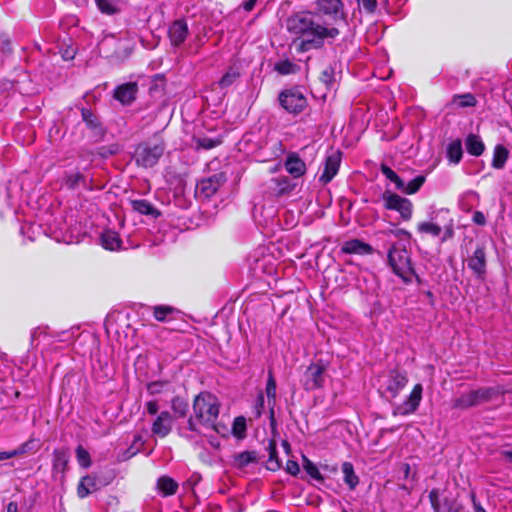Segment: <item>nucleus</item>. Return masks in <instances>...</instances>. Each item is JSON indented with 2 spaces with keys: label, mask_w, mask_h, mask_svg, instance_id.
I'll return each mask as SVG.
<instances>
[{
  "label": "nucleus",
  "mask_w": 512,
  "mask_h": 512,
  "mask_svg": "<svg viewBox=\"0 0 512 512\" xmlns=\"http://www.w3.org/2000/svg\"><path fill=\"white\" fill-rule=\"evenodd\" d=\"M315 12H297L286 20V28L293 36L292 44L299 53L313 49H321L326 39H335L340 31L336 27H328L315 21V15L325 21L338 24L347 23V14L341 0H316Z\"/></svg>",
  "instance_id": "1"
},
{
  "label": "nucleus",
  "mask_w": 512,
  "mask_h": 512,
  "mask_svg": "<svg viewBox=\"0 0 512 512\" xmlns=\"http://www.w3.org/2000/svg\"><path fill=\"white\" fill-rule=\"evenodd\" d=\"M220 406L214 394L200 392L193 400V413L187 420L188 430L203 435L206 431H213L222 437L228 436L229 428L218 421Z\"/></svg>",
  "instance_id": "2"
},
{
  "label": "nucleus",
  "mask_w": 512,
  "mask_h": 512,
  "mask_svg": "<svg viewBox=\"0 0 512 512\" xmlns=\"http://www.w3.org/2000/svg\"><path fill=\"white\" fill-rule=\"evenodd\" d=\"M388 263L394 274L400 277L405 283H411L414 277L418 279V275L411 261L410 252L407 250L405 244L396 242L389 248Z\"/></svg>",
  "instance_id": "3"
},
{
  "label": "nucleus",
  "mask_w": 512,
  "mask_h": 512,
  "mask_svg": "<svg viewBox=\"0 0 512 512\" xmlns=\"http://www.w3.org/2000/svg\"><path fill=\"white\" fill-rule=\"evenodd\" d=\"M499 394V390L495 387H481L463 393L460 397L454 399L453 407L460 410H466L482 403L491 401Z\"/></svg>",
  "instance_id": "4"
},
{
  "label": "nucleus",
  "mask_w": 512,
  "mask_h": 512,
  "mask_svg": "<svg viewBox=\"0 0 512 512\" xmlns=\"http://www.w3.org/2000/svg\"><path fill=\"white\" fill-rule=\"evenodd\" d=\"M165 145L162 141L142 143L135 149L134 157L139 166L153 167L163 155Z\"/></svg>",
  "instance_id": "5"
},
{
  "label": "nucleus",
  "mask_w": 512,
  "mask_h": 512,
  "mask_svg": "<svg viewBox=\"0 0 512 512\" xmlns=\"http://www.w3.org/2000/svg\"><path fill=\"white\" fill-rule=\"evenodd\" d=\"M327 365L322 361L311 363L305 370L302 377V385L306 391L321 389L326 381Z\"/></svg>",
  "instance_id": "6"
},
{
  "label": "nucleus",
  "mask_w": 512,
  "mask_h": 512,
  "mask_svg": "<svg viewBox=\"0 0 512 512\" xmlns=\"http://www.w3.org/2000/svg\"><path fill=\"white\" fill-rule=\"evenodd\" d=\"M384 207L387 210L397 211L403 220H410L412 217V202L396 193L385 192L383 194Z\"/></svg>",
  "instance_id": "7"
},
{
  "label": "nucleus",
  "mask_w": 512,
  "mask_h": 512,
  "mask_svg": "<svg viewBox=\"0 0 512 512\" xmlns=\"http://www.w3.org/2000/svg\"><path fill=\"white\" fill-rule=\"evenodd\" d=\"M280 105L289 113L298 114L307 106L306 97L298 89H288L279 95Z\"/></svg>",
  "instance_id": "8"
},
{
  "label": "nucleus",
  "mask_w": 512,
  "mask_h": 512,
  "mask_svg": "<svg viewBox=\"0 0 512 512\" xmlns=\"http://www.w3.org/2000/svg\"><path fill=\"white\" fill-rule=\"evenodd\" d=\"M341 161L342 153L339 150L331 149L327 152L318 178L322 185H327L337 175Z\"/></svg>",
  "instance_id": "9"
},
{
  "label": "nucleus",
  "mask_w": 512,
  "mask_h": 512,
  "mask_svg": "<svg viewBox=\"0 0 512 512\" xmlns=\"http://www.w3.org/2000/svg\"><path fill=\"white\" fill-rule=\"evenodd\" d=\"M408 383L407 373L403 370L393 369L388 372L383 384V393L389 398H396Z\"/></svg>",
  "instance_id": "10"
},
{
  "label": "nucleus",
  "mask_w": 512,
  "mask_h": 512,
  "mask_svg": "<svg viewBox=\"0 0 512 512\" xmlns=\"http://www.w3.org/2000/svg\"><path fill=\"white\" fill-rule=\"evenodd\" d=\"M423 387L420 383L416 384L409 396L401 403L395 405L392 410L394 416H407L413 414L419 407L422 400Z\"/></svg>",
  "instance_id": "11"
},
{
  "label": "nucleus",
  "mask_w": 512,
  "mask_h": 512,
  "mask_svg": "<svg viewBox=\"0 0 512 512\" xmlns=\"http://www.w3.org/2000/svg\"><path fill=\"white\" fill-rule=\"evenodd\" d=\"M450 216V212L447 209H440L436 213H433L429 221L420 222L417 225V232L420 234H428L433 237H439L442 234V224L439 218H445Z\"/></svg>",
  "instance_id": "12"
},
{
  "label": "nucleus",
  "mask_w": 512,
  "mask_h": 512,
  "mask_svg": "<svg viewBox=\"0 0 512 512\" xmlns=\"http://www.w3.org/2000/svg\"><path fill=\"white\" fill-rule=\"evenodd\" d=\"M297 188V183L287 176H278L270 180L269 189L277 198H287Z\"/></svg>",
  "instance_id": "13"
},
{
  "label": "nucleus",
  "mask_w": 512,
  "mask_h": 512,
  "mask_svg": "<svg viewBox=\"0 0 512 512\" xmlns=\"http://www.w3.org/2000/svg\"><path fill=\"white\" fill-rule=\"evenodd\" d=\"M468 268L479 280H484L487 273V260L484 247L479 246L467 261Z\"/></svg>",
  "instance_id": "14"
},
{
  "label": "nucleus",
  "mask_w": 512,
  "mask_h": 512,
  "mask_svg": "<svg viewBox=\"0 0 512 512\" xmlns=\"http://www.w3.org/2000/svg\"><path fill=\"white\" fill-rule=\"evenodd\" d=\"M102 47L115 48L113 57L117 60H124L132 52V44L129 39H117L115 36L105 37L102 41Z\"/></svg>",
  "instance_id": "15"
},
{
  "label": "nucleus",
  "mask_w": 512,
  "mask_h": 512,
  "mask_svg": "<svg viewBox=\"0 0 512 512\" xmlns=\"http://www.w3.org/2000/svg\"><path fill=\"white\" fill-rule=\"evenodd\" d=\"M225 181L226 178L223 173L214 174L198 182L197 191L205 198H210L219 190Z\"/></svg>",
  "instance_id": "16"
},
{
  "label": "nucleus",
  "mask_w": 512,
  "mask_h": 512,
  "mask_svg": "<svg viewBox=\"0 0 512 512\" xmlns=\"http://www.w3.org/2000/svg\"><path fill=\"white\" fill-rule=\"evenodd\" d=\"M138 92V85L135 82H128L117 86L114 89L113 97L122 105H130Z\"/></svg>",
  "instance_id": "17"
},
{
  "label": "nucleus",
  "mask_w": 512,
  "mask_h": 512,
  "mask_svg": "<svg viewBox=\"0 0 512 512\" xmlns=\"http://www.w3.org/2000/svg\"><path fill=\"white\" fill-rule=\"evenodd\" d=\"M189 30L185 20H175L168 29L169 39L173 46H180L188 36Z\"/></svg>",
  "instance_id": "18"
},
{
  "label": "nucleus",
  "mask_w": 512,
  "mask_h": 512,
  "mask_svg": "<svg viewBox=\"0 0 512 512\" xmlns=\"http://www.w3.org/2000/svg\"><path fill=\"white\" fill-rule=\"evenodd\" d=\"M173 425V417L170 412L162 411L152 423V433L161 438L167 436Z\"/></svg>",
  "instance_id": "19"
},
{
  "label": "nucleus",
  "mask_w": 512,
  "mask_h": 512,
  "mask_svg": "<svg viewBox=\"0 0 512 512\" xmlns=\"http://www.w3.org/2000/svg\"><path fill=\"white\" fill-rule=\"evenodd\" d=\"M284 167L293 178H299L306 172L305 162L296 153H289L287 155Z\"/></svg>",
  "instance_id": "20"
},
{
  "label": "nucleus",
  "mask_w": 512,
  "mask_h": 512,
  "mask_svg": "<svg viewBox=\"0 0 512 512\" xmlns=\"http://www.w3.org/2000/svg\"><path fill=\"white\" fill-rule=\"evenodd\" d=\"M341 252L344 254L369 255L373 252V248L362 240L350 239L343 243Z\"/></svg>",
  "instance_id": "21"
},
{
  "label": "nucleus",
  "mask_w": 512,
  "mask_h": 512,
  "mask_svg": "<svg viewBox=\"0 0 512 512\" xmlns=\"http://www.w3.org/2000/svg\"><path fill=\"white\" fill-rule=\"evenodd\" d=\"M66 334V332H61L51 336L47 327H36L31 333V345L38 347L41 342L49 344L48 339L50 337H54L56 341H64L66 340V338H64Z\"/></svg>",
  "instance_id": "22"
},
{
  "label": "nucleus",
  "mask_w": 512,
  "mask_h": 512,
  "mask_svg": "<svg viewBox=\"0 0 512 512\" xmlns=\"http://www.w3.org/2000/svg\"><path fill=\"white\" fill-rule=\"evenodd\" d=\"M100 241L106 250L117 251L123 248L122 240L118 233L113 230H105L100 236Z\"/></svg>",
  "instance_id": "23"
},
{
  "label": "nucleus",
  "mask_w": 512,
  "mask_h": 512,
  "mask_svg": "<svg viewBox=\"0 0 512 512\" xmlns=\"http://www.w3.org/2000/svg\"><path fill=\"white\" fill-rule=\"evenodd\" d=\"M467 152L473 156H480L485 150V145L479 135L469 134L465 139Z\"/></svg>",
  "instance_id": "24"
},
{
  "label": "nucleus",
  "mask_w": 512,
  "mask_h": 512,
  "mask_svg": "<svg viewBox=\"0 0 512 512\" xmlns=\"http://www.w3.org/2000/svg\"><path fill=\"white\" fill-rule=\"evenodd\" d=\"M463 156L462 142L460 139L451 141L446 148V157L450 164L457 165Z\"/></svg>",
  "instance_id": "25"
},
{
  "label": "nucleus",
  "mask_w": 512,
  "mask_h": 512,
  "mask_svg": "<svg viewBox=\"0 0 512 512\" xmlns=\"http://www.w3.org/2000/svg\"><path fill=\"white\" fill-rule=\"evenodd\" d=\"M132 209L142 215L152 216L157 218L160 216V212L147 200H131Z\"/></svg>",
  "instance_id": "26"
},
{
  "label": "nucleus",
  "mask_w": 512,
  "mask_h": 512,
  "mask_svg": "<svg viewBox=\"0 0 512 512\" xmlns=\"http://www.w3.org/2000/svg\"><path fill=\"white\" fill-rule=\"evenodd\" d=\"M62 185L68 189H75L79 186L86 187V179L79 171L66 172L62 178Z\"/></svg>",
  "instance_id": "27"
},
{
  "label": "nucleus",
  "mask_w": 512,
  "mask_h": 512,
  "mask_svg": "<svg viewBox=\"0 0 512 512\" xmlns=\"http://www.w3.org/2000/svg\"><path fill=\"white\" fill-rule=\"evenodd\" d=\"M343 473V480L350 490H354L359 484V477L354 471V466L351 462H344L341 467Z\"/></svg>",
  "instance_id": "28"
},
{
  "label": "nucleus",
  "mask_w": 512,
  "mask_h": 512,
  "mask_svg": "<svg viewBox=\"0 0 512 512\" xmlns=\"http://www.w3.org/2000/svg\"><path fill=\"white\" fill-rule=\"evenodd\" d=\"M509 156L508 149L502 144H497L493 150L491 165L495 169H503Z\"/></svg>",
  "instance_id": "29"
},
{
  "label": "nucleus",
  "mask_w": 512,
  "mask_h": 512,
  "mask_svg": "<svg viewBox=\"0 0 512 512\" xmlns=\"http://www.w3.org/2000/svg\"><path fill=\"white\" fill-rule=\"evenodd\" d=\"M157 487L163 496H171L177 492L178 483L168 476H162L157 481Z\"/></svg>",
  "instance_id": "30"
},
{
  "label": "nucleus",
  "mask_w": 512,
  "mask_h": 512,
  "mask_svg": "<svg viewBox=\"0 0 512 512\" xmlns=\"http://www.w3.org/2000/svg\"><path fill=\"white\" fill-rule=\"evenodd\" d=\"M276 389H277L276 380L273 376L272 371H269L265 392H266V396H267V400H268V405L270 406V411H271L272 417L274 414V406L276 403Z\"/></svg>",
  "instance_id": "31"
},
{
  "label": "nucleus",
  "mask_w": 512,
  "mask_h": 512,
  "mask_svg": "<svg viewBox=\"0 0 512 512\" xmlns=\"http://www.w3.org/2000/svg\"><path fill=\"white\" fill-rule=\"evenodd\" d=\"M34 440L30 439L24 443H22L19 447L9 450V451H1L0 452V461L8 460L17 456H21L32 449V444Z\"/></svg>",
  "instance_id": "32"
},
{
  "label": "nucleus",
  "mask_w": 512,
  "mask_h": 512,
  "mask_svg": "<svg viewBox=\"0 0 512 512\" xmlns=\"http://www.w3.org/2000/svg\"><path fill=\"white\" fill-rule=\"evenodd\" d=\"M144 443L145 439L143 438V436L139 433L135 434L131 445L121 455V459L128 460L137 453H139L142 450Z\"/></svg>",
  "instance_id": "33"
},
{
  "label": "nucleus",
  "mask_w": 512,
  "mask_h": 512,
  "mask_svg": "<svg viewBox=\"0 0 512 512\" xmlns=\"http://www.w3.org/2000/svg\"><path fill=\"white\" fill-rule=\"evenodd\" d=\"M69 454L66 449H56L53 453V470L63 472L68 464Z\"/></svg>",
  "instance_id": "34"
},
{
  "label": "nucleus",
  "mask_w": 512,
  "mask_h": 512,
  "mask_svg": "<svg viewBox=\"0 0 512 512\" xmlns=\"http://www.w3.org/2000/svg\"><path fill=\"white\" fill-rule=\"evenodd\" d=\"M193 142L197 149H205L209 150L221 143V138L219 137H209V136H194Z\"/></svg>",
  "instance_id": "35"
},
{
  "label": "nucleus",
  "mask_w": 512,
  "mask_h": 512,
  "mask_svg": "<svg viewBox=\"0 0 512 512\" xmlns=\"http://www.w3.org/2000/svg\"><path fill=\"white\" fill-rule=\"evenodd\" d=\"M95 480L90 476H85L81 479L77 493L80 498H85L95 489Z\"/></svg>",
  "instance_id": "36"
},
{
  "label": "nucleus",
  "mask_w": 512,
  "mask_h": 512,
  "mask_svg": "<svg viewBox=\"0 0 512 512\" xmlns=\"http://www.w3.org/2000/svg\"><path fill=\"white\" fill-rule=\"evenodd\" d=\"M478 201H479L478 193L475 191H468L463 195V197L460 201V208L465 212H469L472 209L474 203H476Z\"/></svg>",
  "instance_id": "37"
},
{
  "label": "nucleus",
  "mask_w": 512,
  "mask_h": 512,
  "mask_svg": "<svg viewBox=\"0 0 512 512\" xmlns=\"http://www.w3.org/2000/svg\"><path fill=\"white\" fill-rule=\"evenodd\" d=\"M424 182H425V176L418 175L415 178H413L412 180H410L406 185L403 182V189H400V190L406 194H414L421 188V186L424 184Z\"/></svg>",
  "instance_id": "38"
},
{
  "label": "nucleus",
  "mask_w": 512,
  "mask_h": 512,
  "mask_svg": "<svg viewBox=\"0 0 512 512\" xmlns=\"http://www.w3.org/2000/svg\"><path fill=\"white\" fill-rule=\"evenodd\" d=\"M453 103H457L459 107H474L477 103L476 98L471 93L456 94L453 96Z\"/></svg>",
  "instance_id": "39"
},
{
  "label": "nucleus",
  "mask_w": 512,
  "mask_h": 512,
  "mask_svg": "<svg viewBox=\"0 0 512 512\" xmlns=\"http://www.w3.org/2000/svg\"><path fill=\"white\" fill-rule=\"evenodd\" d=\"M382 174L391 182H393L397 189H403V180L387 165L381 166Z\"/></svg>",
  "instance_id": "40"
},
{
  "label": "nucleus",
  "mask_w": 512,
  "mask_h": 512,
  "mask_svg": "<svg viewBox=\"0 0 512 512\" xmlns=\"http://www.w3.org/2000/svg\"><path fill=\"white\" fill-rule=\"evenodd\" d=\"M297 65L290 60H281L275 64V70L281 75L295 73Z\"/></svg>",
  "instance_id": "41"
},
{
  "label": "nucleus",
  "mask_w": 512,
  "mask_h": 512,
  "mask_svg": "<svg viewBox=\"0 0 512 512\" xmlns=\"http://www.w3.org/2000/svg\"><path fill=\"white\" fill-rule=\"evenodd\" d=\"M97 7L102 13L112 15L117 12V2L118 0H95Z\"/></svg>",
  "instance_id": "42"
},
{
  "label": "nucleus",
  "mask_w": 512,
  "mask_h": 512,
  "mask_svg": "<svg viewBox=\"0 0 512 512\" xmlns=\"http://www.w3.org/2000/svg\"><path fill=\"white\" fill-rule=\"evenodd\" d=\"M255 460V453L250 451H244L235 456V464L241 468L247 466Z\"/></svg>",
  "instance_id": "43"
},
{
  "label": "nucleus",
  "mask_w": 512,
  "mask_h": 512,
  "mask_svg": "<svg viewBox=\"0 0 512 512\" xmlns=\"http://www.w3.org/2000/svg\"><path fill=\"white\" fill-rule=\"evenodd\" d=\"M232 432L238 438H243L246 432V419L243 416L236 417L232 424Z\"/></svg>",
  "instance_id": "44"
},
{
  "label": "nucleus",
  "mask_w": 512,
  "mask_h": 512,
  "mask_svg": "<svg viewBox=\"0 0 512 512\" xmlns=\"http://www.w3.org/2000/svg\"><path fill=\"white\" fill-rule=\"evenodd\" d=\"M76 458L79 465L83 468L91 466V458L89 452L84 449L81 445L76 448Z\"/></svg>",
  "instance_id": "45"
},
{
  "label": "nucleus",
  "mask_w": 512,
  "mask_h": 512,
  "mask_svg": "<svg viewBox=\"0 0 512 512\" xmlns=\"http://www.w3.org/2000/svg\"><path fill=\"white\" fill-rule=\"evenodd\" d=\"M443 224H442V232L443 236L441 238L442 242L452 238L454 236V225H453V219L449 216H445V218H442Z\"/></svg>",
  "instance_id": "46"
},
{
  "label": "nucleus",
  "mask_w": 512,
  "mask_h": 512,
  "mask_svg": "<svg viewBox=\"0 0 512 512\" xmlns=\"http://www.w3.org/2000/svg\"><path fill=\"white\" fill-rule=\"evenodd\" d=\"M174 309L170 306H155L154 307V317L158 321H165L167 316L171 314Z\"/></svg>",
  "instance_id": "47"
},
{
  "label": "nucleus",
  "mask_w": 512,
  "mask_h": 512,
  "mask_svg": "<svg viewBox=\"0 0 512 512\" xmlns=\"http://www.w3.org/2000/svg\"><path fill=\"white\" fill-rule=\"evenodd\" d=\"M172 408L178 416L184 417L187 413L188 405L180 398H174L172 400Z\"/></svg>",
  "instance_id": "48"
},
{
  "label": "nucleus",
  "mask_w": 512,
  "mask_h": 512,
  "mask_svg": "<svg viewBox=\"0 0 512 512\" xmlns=\"http://www.w3.org/2000/svg\"><path fill=\"white\" fill-rule=\"evenodd\" d=\"M440 491L437 488L432 489L429 492V500L432 506V509L434 512H440L441 511V504H440Z\"/></svg>",
  "instance_id": "49"
},
{
  "label": "nucleus",
  "mask_w": 512,
  "mask_h": 512,
  "mask_svg": "<svg viewBox=\"0 0 512 512\" xmlns=\"http://www.w3.org/2000/svg\"><path fill=\"white\" fill-rule=\"evenodd\" d=\"M239 76V74L235 71H228L226 72L220 79L219 85L221 88H226L230 86L236 78Z\"/></svg>",
  "instance_id": "50"
},
{
  "label": "nucleus",
  "mask_w": 512,
  "mask_h": 512,
  "mask_svg": "<svg viewBox=\"0 0 512 512\" xmlns=\"http://www.w3.org/2000/svg\"><path fill=\"white\" fill-rule=\"evenodd\" d=\"M360 8L364 9L367 13H373L377 7V0H356Z\"/></svg>",
  "instance_id": "51"
},
{
  "label": "nucleus",
  "mask_w": 512,
  "mask_h": 512,
  "mask_svg": "<svg viewBox=\"0 0 512 512\" xmlns=\"http://www.w3.org/2000/svg\"><path fill=\"white\" fill-rule=\"evenodd\" d=\"M305 470H306L307 474L310 477H312L313 479H316V480L323 479V477H322L321 473L319 472V469L316 467V465H314L313 463H311L309 461L305 465Z\"/></svg>",
  "instance_id": "52"
},
{
  "label": "nucleus",
  "mask_w": 512,
  "mask_h": 512,
  "mask_svg": "<svg viewBox=\"0 0 512 512\" xmlns=\"http://www.w3.org/2000/svg\"><path fill=\"white\" fill-rule=\"evenodd\" d=\"M146 411L149 415H156L159 411V405L156 400H151L146 403Z\"/></svg>",
  "instance_id": "53"
},
{
  "label": "nucleus",
  "mask_w": 512,
  "mask_h": 512,
  "mask_svg": "<svg viewBox=\"0 0 512 512\" xmlns=\"http://www.w3.org/2000/svg\"><path fill=\"white\" fill-rule=\"evenodd\" d=\"M472 220L479 226H484L486 224V217L481 211H475L473 213Z\"/></svg>",
  "instance_id": "54"
},
{
  "label": "nucleus",
  "mask_w": 512,
  "mask_h": 512,
  "mask_svg": "<svg viewBox=\"0 0 512 512\" xmlns=\"http://www.w3.org/2000/svg\"><path fill=\"white\" fill-rule=\"evenodd\" d=\"M287 470L291 475H297L299 473V465L295 461L287 462Z\"/></svg>",
  "instance_id": "55"
},
{
  "label": "nucleus",
  "mask_w": 512,
  "mask_h": 512,
  "mask_svg": "<svg viewBox=\"0 0 512 512\" xmlns=\"http://www.w3.org/2000/svg\"><path fill=\"white\" fill-rule=\"evenodd\" d=\"M163 384L160 383V382H152L148 385V391L151 393V394H156V393H160L161 392V388H162Z\"/></svg>",
  "instance_id": "56"
},
{
  "label": "nucleus",
  "mask_w": 512,
  "mask_h": 512,
  "mask_svg": "<svg viewBox=\"0 0 512 512\" xmlns=\"http://www.w3.org/2000/svg\"><path fill=\"white\" fill-rule=\"evenodd\" d=\"M471 501H472L473 508H474L475 512H486V510L477 501L476 495L474 493H471Z\"/></svg>",
  "instance_id": "57"
},
{
  "label": "nucleus",
  "mask_w": 512,
  "mask_h": 512,
  "mask_svg": "<svg viewBox=\"0 0 512 512\" xmlns=\"http://www.w3.org/2000/svg\"><path fill=\"white\" fill-rule=\"evenodd\" d=\"M257 0H246L242 7L245 11L247 12H250L253 10V8L255 7V4H256Z\"/></svg>",
  "instance_id": "58"
},
{
  "label": "nucleus",
  "mask_w": 512,
  "mask_h": 512,
  "mask_svg": "<svg viewBox=\"0 0 512 512\" xmlns=\"http://www.w3.org/2000/svg\"><path fill=\"white\" fill-rule=\"evenodd\" d=\"M391 233L396 236V237H402V236H405L406 238H410L411 237V234L404 230V229H397V230H393L391 231Z\"/></svg>",
  "instance_id": "59"
},
{
  "label": "nucleus",
  "mask_w": 512,
  "mask_h": 512,
  "mask_svg": "<svg viewBox=\"0 0 512 512\" xmlns=\"http://www.w3.org/2000/svg\"><path fill=\"white\" fill-rule=\"evenodd\" d=\"M332 74H333L332 69L324 70L323 73H322V80L326 84H328V82L330 81V78L332 77Z\"/></svg>",
  "instance_id": "60"
},
{
  "label": "nucleus",
  "mask_w": 512,
  "mask_h": 512,
  "mask_svg": "<svg viewBox=\"0 0 512 512\" xmlns=\"http://www.w3.org/2000/svg\"><path fill=\"white\" fill-rule=\"evenodd\" d=\"M208 442H209V444H210L213 448L218 449V448L220 447V442H219V440H218L216 437H214V436H209V438H208Z\"/></svg>",
  "instance_id": "61"
},
{
  "label": "nucleus",
  "mask_w": 512,
  "mask_h": 512,
  "mask_svg": "<svg viewBox=\"0 0 512 512\" xmlns=\"http://www.w3.org/2000/svg\"><path fill=\"white\" fill-rule=\"evenodd\" d=\"M501 455L506 461L512 463V450H503Z\"/></svg>",
  "instance_id": "62"
},
{
  "label": "nucleus",
  "mask_w": 512,
  "mask_h": 512,
  "mask_svg": "<svg viewBox=\"0 0 512 512\" xmlns=\"http://www.w3.org/2000/svg\"><path fill=\"white\" fill-rule=\"evenodd\" d=\"M7 512H17V504L10 502L7 506Z\"/></svg>",
  "instance_id": "63"
},
{
  "label": "nucleus",
  "mask_w": 512,
  "mask_h": 512,
  "mask_svg": "<svg viewBox=\"0 0 512 512\" xmlns=\"http://www.w3.org/2000/svg\"><path fill=\"white\" fill-rule=\"evenodd\" d=\"M264 396L262 394H260L257 398V406H259L260 408H263L264 407Z\"/></svg>",
  "instance_id": "64"
}]
</instances>
